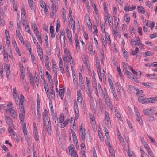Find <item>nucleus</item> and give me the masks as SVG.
I'll use <instances>...</instances> for the list:
<instances>
[{
  "label": "nucleus",
  "instance_id": "f257e3e1",
  "mask_svg": "<svg viewBox=\"0 0 157 157\" xmlns=\"http://www.w3.org/2000/svg\"><path fill=\"white\" fill-rule=\"evenodd\" d=\"M25 98L24 96L21 94V99L20 103V109L21 113L19 114V118L20 121L24 120L25 116L24 110V104Z\"/></svg>",
  "mask_w": 157,
  "mask_h": 157
},
{
  "label": "nucleus",
  "instance_id": "f03ea898",
  "mask_svg": "<svg viewBox=\"0 0 157 157\" xmlns=\"http://www.w3.org/2000/svg\"><path fill=\"white\" fill-rule=\"evenodd\" d=\"M93 90L94 93L98 97H99V95L103 96L104 91L100 83H98V84L96 83L95 85H93Z\"/></svg>",
  "mask_w": 157,
  "mask_h": 157
},
{
  "label": "nucleus",
  "instance_id": "7ed1b4c3",
  "mask_svg": "<svg viewBox=\"0 0 157 157\" xmlns=\"http://www.w3.org/2000/svg\"><path fill=\"white\" fill-rule=\"evenodd\" d=\"M86 79L87 90V94L88 96L90 97V100L93 101V98L91 94L92 92L90 79L87 77H86Z\"/></svg>",
  "mask_w": 157,
  "mask_h": 157
},
{
  "label": "nucleus",
  "instance_id": "20e7f679",
  "mask_svg": "<svg viewBox=\"0 0 157 157\" xmlns=\"http://www.w3.org/2000/svg\"><path fill=\"white\" fill-rule=\"evenodd\" d=\"M69 63L71 64V68L72 71L73 77V81L75 82L76 81L75 78H76V73L74 70V60L72 58V56L71 55L69 54Z\"/></svg>",
  "mask_w": 157,
  "mask_h": 157
},
{
  "label": "nucleus",
  "instance_id": "39448f33",
  "mask_svg": "<svg viewBox=\"0 0 157 157\" xmlns=\"http://www.w3.org/2000/svg\"><path fill=\"white\" fill-rule=\"evenodd\" d=\"M47 113L48 112L46 109H45L43 113L44 128L46 126L47 124H49L50 123V118L48 117Z\"/></svg>",
  "mask_w": 157,
  "mask_h": 157
},
{
  "label": "nucleus",
  "instance_id": "423d86ee",
  "mask_svg": "<svg viewBox=\"0 0 157 157\" xmlns=\"http://www.w3.org/2000/svg\"><path fill=\"white\" fill-rule=\"evenodd\" d=\"M101 31L103 33H105V36H106V38L107 39V40L108 44L110 45H111V41L110 38V35L109 33L106 32L105 31V25L103 24L101 25Z\"/></svg>",
  "mask_w": 157,
  "mask_h": 157
},
{
  "label": "nucleus",
  "instance_id": "0eeeda50",
  "mask_svg": "<svg viewBox=\"0 0 157 157\" xmlns=\"http://www.w3.org/2000/svg\"><path fill=\"white\" fill-rule=\"evenodd\" d=\"M96 67L100 81H102L101 75V65H100V62L98 57L96 59Z\"/></svg>",
  "mask_w": 157,
  "mask_h": 157
},
{
  "label": "nucleus",
  "instance_id": "6e6552de",
  "mask_svg": "<svg viewBox=\"0 0 157 157\" xmlns=\"http://www.w3.org/2000/svg\"><path fill=\"white\" fill-rule=\"evenodd\" d=\"M69 154L71 155V157H78L76 151L75 150L73 145L69 146Z\"/></svg>",
  "mask_w": 157,
  "mask_h": 157
},
{
  "label": "nucleus",
  "instance_id": "1a4fd4ad",
  "mask_svg": "<svg viewBox=\"0 0 157 157\" xmlns=\"http://www.w3.org/2000/svg\"><path fill=\"white\" fill-rule=\"evenodd\" d=\"M112 30V34L115 38L118 37L120 39L121 38V33L119 29H116L114 27H113Z\"/></svg>",
  "mask_w": 157,
  "mask_h": 157
},
{
  "label": "nucleus",
  "instance_id": "9d476101",
  "mask_svg": "<svg viewBox=\"0 0 157 157\" xmlns=\"http://www.w3.org/2000/svg\"><path fill=\"white\" fill-rule=\"evenodd\" d=\"M74 105V111L75 114V120H76L78 119L79 116V108L77 102H75Z\"/></svg>",
  "mask_w": 157,
  "mask_h": 157
},
{
  "label": "nucleus",
  "instance_id": "9b49d317",
  "mask_svg": "<svg viewBox=\"0 0 157 157\" xmlns=\"http://www.w3.org/2000/svg\"><path fill=\"white\" fill-rule=\"evenodd\" d=\"M104 20L106 24H108L110 21L113 20L111 14H109L108 13H105L104 15Z\"/></svg>",
  "mask_w": 157,
  "mask_h": 157
},
{
  "label": "nucleus",
  "instance_id": "f8f14e48",
  "mask_svg": "<svg viewBox=\"0 0 157 157\" xmlns=\"http://www.w3.org/2000/svg\"><path fill=\"white\" fill-rule=\"evenodd\" d=\"M5 119L6 121V123L9 125V126H14V124L13 123V121L10 116H5Z\"/></svg>",
  "mask_w": 157,
  "mask_h": 157
},
{
  "label": "nucleus",
  "instance_id": "ddd939ff",
  "mask_svg": "<svg viewBox=\"0 0 157 157\" xmlns=\"http://www.w3.org/2000/svg\"><path fill=\"white\" fill-rule=\"evenodd\" d=\"M86 21L87 22V26L89 28L90 31L91 32H92V24L91 22L90 19L88 15H86Z\"/></svg>",
  "mask_w": 157,
  "mask_h": 157
},
{
  "label": "nucleus",
  "instance_id": "4468645a",
  "mask_svg": "<svg viewBox=\"0 0 157 157\" xmlns=\"http://www.w3.org/2000/svg\"><path fill=\"white\" fill-rule=\"evenodd\" d=\"M86 131V130H83L79 131V135L81 139L83 141H85V136Z\"/></svg>",
  "mask_w": 157,
  "mask_h": 157
},
{
  "label": "nucleus",
  "instance_id": "2eb2a0df",
  "mask_svg": "<svg viewBox=\"0 0 157 157\" xmlns=\"http://www.w3.org/2000/svg\"><path fill=\"white\" fill-rule=\"evenodd\" d=\"M129 88L130 89H132V90H135L136 92V94L138 95V96L140 97L141 96V95L143 94V92L142 90H139L138 89H137L135 88L134 86L132 85H130L129 86Z\"/></svg>",
  "mask_w": 157,
  "mask_h": 157
},
{
  "label": "nucleus",
  "instance_id": "dca6fc26",
  "mask_svg": "<svg viewBox=\"0 0 157 157\" xmlns=\"http://www.w3.org/2000/svg\"><path fill=\"white\" fill-rule=\"evenodd\" d=\"M105 122L108 126H109L110 124V117L108 112L105 111Z\"/></svg>",
  "mask_w": 157,
  "mask_h": 157
},
{
  "label": "nucleus",
  "instance_id": "f3484780",
  "mask_svg": "<svg viewBox=\"0 0 157 157\" xmlns=\"http://www.w3.org/2000/svg\"><path fill=\"white\" fill-rule=\"evenodd\" d=\"M136 8V6L134 5L131 6L126 5L124 8V10L126 11L134 10Z\"/></svg>",
  "mask_w": 157,
  "mask_h": 157
},
{
  "label": "nucleus",
  "instance_id": "a211bd4d",
  "mask_svg": "<svg viewBox=\"0 0 157 157\" xmlns=\"http://www.w3.org/2000/svg\"><path fill=\"white\" fill-rule=\"evenodd\" d=\"M101 38L102 41V44H103L104 47L106 48L107 46V42L106 36H104L103 35H101Z\"/></svg>",
  "mask_w": 157,
  "mask_h": 157
},
{
  "label": "nucleus",
  "instance_id": "6ab92c4d",
  "mask_svg": "<svg viewBox=\"0 0 157 157\" xmlns=\"http://www.w3.org/2000/svg\"><path fill=\"white\" fill-rule=\"evenodd\" d=\"M77 101L80 103H81L83 101V99L82 97V94L81 93V90H79L77 91Z\"/></svg>",
  "mask_w": 157,
  "mask_h": 157
},
{
  "label": "nucleus",
  "instance_id": "aec40b11",
  "mask_svg": "<svg viewBox=\"0 0 157 157\" xmlns=\"http://www.w3.org/2000/svg\"><path fill=\"white\" fill-rule=\"evenodd\" d=\"M90 123L92 126H94L96 124V122L94 116L91 113L89 114Z\"/></svg>",
  "mask_w": 157,
  "mask_h": 157
},
{
  "label": "nucleus",
  "instance_id": "412c9836",
  "mask_svg": "<svg viewBox=\"0 0 157 157\" xmlns=\"http://www.w3.org/2000/svg\"><path fill=\"white\" fill-rule=\"evenodd\" d=\"M154 109H147L143 111L144 114L145 115H148L152 114L153 112Z\"/></svg>",
  "mask_w": 157,
  "mask_h": 157
},
{
  "label": "nucleus",
  "instance_id": "4be33fe9",
  "mask_svg": "<svg viewBox=\"0 0 157 157\" xmlns=\"http://www.w3.org/2000/svg\"><path fill=\"white\" fill-rule=\"evenodd\" d=\"M141 95V96L139 97L138 98V101L142 104L147 103L148 99L144 98L143 97L144 96V94Z\"/></svg>",
  "mask_w": 157,
  "mask_h": 157
},
{
  "label": "nucleus",
  "instance_id": "5701e85b",
  "mask_svg": "<svg viewBox=\"0 0 157 157\" xmlns=\"http://www.w3.org/2000/svg\"><path fill=\"white\" fill-rule=\"evenodd\" d=\"M9 110L10 111V114L14 118H16L17 117V112L13 108L9 109Z\"/></svg>",
  "mask_w": 157,
  "mask_h": 157
},
{
  "label": "nucleus",
  "instance_id": "b1692460",
  "mask_svg": "<svg viewBox=\"0 0 157 157\" xmlns=\"http://www.w3.org/2000/svg\"><path fill=\"white\" fill-rule=\"evenodd\" d=\"M71 133H72L73 140L75 144H78V141L77 139V136L75 132L72 129H71Z\"/></svg>",
  "mask_w": 157,
  "mask_h": 157
},
{
  "label": "nucleus",
  "instance_id": "393cba45",
  "mask_svg": "<svg viewBox=\"0 0 157 157\" xmlns=\"http://www.w3.org/2000/svg\"><path fill=\"white\" fill-rule=\"evenodd\" d=\"M10 65L6 64L5 66V70L6 72L7 76L8 78L9 76V75L10 73Z\"/></svg>",
  "mask_w": 157,
  "mask_h": 157
},
{
  "label": "nucleus",
  "instance_id": "a878e982",
  "mask_svg": "<svg viewBox=\"0 0 157 157\" xmlns=\"http://www.w3.org/2000/svg\"><path fill=\"white\" fill-rule=\"evenodd\" d=\"M38 55L40 58V59L42 62H43L44 58H43V54L42 51V48H39V49L38 50Z\"/></svg>",
  "mask_w": 157,
  "mask_h": 157
},
{
  "label": "nucleus",
  "instance_id": "bb28decb",
  "mask_svg": "<svg viewBox=\"0 0 157 157\" xmlns=\"http://www.w3.org/2000/svg\"><path fill=\"white\" fill-rule=\"evenodd\" d=\"M105 101L107 105L111 109L113 110V108L110 99L108 97H106Z\"/></svg>",
  "mask_w": 157,
  "mask_h": 157
},
{
  "label": "nucleus",
  "instance_id": "cd10ccee",
  "mask_svg": "<svg viewBox=\"0 0 157 157\" xmlns=\"http://www.w3.org/2000/svg\"><path fill=\"white\" fill-rule=\"evenodd\" d=\"M75 22L74 20L72 18H71H71L70 19V22H69V24H70L73 32H74L75 29Z\"/></svg>",
  "mask_w": 157,
  "mask_h": 157
},
{
  "label": "nucleus",
  "instance_id": "c85d7f7f",
  "mask_svg": "<svg viewBox=\"0 0 157 157\" xmlns=\"http://www.w3.org/2000/svg\"><path fill=\"white\" fill-rule=\"evenodd\" d=\"M139 52V48L137 47H136L135 48L134 51L133 49H131L130 50V53L132 55L134 56L137 54Z\"/></svg>",
  "mask_w": 157,
  "mask_h": 157
},
{
  "label": "nucleus",
  "instance_id": "c756f323",
  "mask_svg": "<svg viewBox=\"0 0 157 157\" xmlns=\"http://www.w3.org/2000/svg\"><path fill=\"white\" fill-rule=\"evenodd\" d=\"M128 76L129 78L132 80L135 81L136 83H138L139 82V81L137 78L132 73H131V75H129Z\"/></svg>",
  "mask_w": 157,
  "mask_h": 157
},
{
  "label": "nucleus",
  "instance_id": "7c9ffc66",
  "mask_svg": "<svg viewBox=\"0 0 157 157\" xmlns=\"http://www.w3.org/2000/svg\"><path fill=\"white\" fill-rule=\"evenodd\" d=\"M138 12L142 14H144L145 13L144 9L141 6H137Z\"/></svg>",
  "mask_w": 157,
  "mask_h": 157
},
{
  "label": "nucleus",
  "instance_id": "2f4dec72",
  "mask_svg": "<svg viewBox=\"0 0 157 157\" xmlns=\"http://www.w3.org/2000/svg\"><path fill=\"white\" fill-rule=\"evenodd\" d=\"M154 54V53L151 52L149 51H148L145 52L143 54V55L144 57H146L147 56H151L153 55Z\"/></svg>",
  "mask_w": 157,
  "mask_h": 157
},
{
  "label": "nucleus",
  "instance_id": "473e14b6",
  "mask_svg": "<svg viewBox=\"0 0 157 157\" xmlns=\"http://www.w3.org/2000/svg\"><path fill=\"white\" fill-rule=\"evenodd\" d=\"M64 89H59V96L62 99L63 97L64 94Z\"/></svg>",
  "mask_w": 157,
  "mask_h": 157
},
{
  "label": "nucleus",
  "instance_id": "72a5a7b5",
  "mask_svg": "<svg viewBox=\"0 0 157 157\" xmlns=\"http://www.w3.org/2000/svg\"><path fill=\"white\" fill-rule=\"evenodd\" d=\"M14 126H9L8 128V130L9 133L11 134V135H13L14 136L15 135V132L14 131H13V128H14Z\"/></svg>",
  "mask_w": 157,
  "mask_h": 157
},
{
  "label": "nucleus",
  "instance_id": "f704fd0d",
  "mask_svg": "<svg viewBox=\"0 0 157 157\" xmlns=\"http://www.w3.org/2000/svg\"><path fill=\"white\" fill-rule=\"evenodd\" d=\"M148 99L147 101V103H153L155 100H157V97H153L152 98H150Z\"/></svg>",
  "mask_w": 157,
  "mask_h": 157
},
{
  "label": "nucleus",
  "instance_id": "c9c22d12",
  "mask_svg": "<svg viewBox=\"0 0 157 157\" xmlns=\"http://www.w3.org/2000/svg\"><path fill=\"white\" fill-rule=\"evenodd\" d=\"M71 125L72 126V128L74 129H76V126L75 125V122L74 118H73L72 117L71 118Z\"/></svg>",
  "mask_w": 157,
  "mask_h": 157
},
{
  "label": "nucleus",
  "instance_id": "e433bc0d",
  "mask_svg": "<svg viewBox=\"0 0 157 157\" xmlns=\"http://www.w3.org/2000/svg\"><path fill=\"white\" fill-rule=\"evenodd\" d=\"M114 18V22L115 24L117 27L119 25V20L118 17H117V16L113 17Z\"/></svg>",
  "mask_w": 157,
  "mask_h": 157
},
{
  "label": "nucleus",
  "instance_id": "4c0bfd02",
  "mask_svg": "<svg viewBox=\"0 0 157 157\" xmlns=\"http://www.w3.org/2000/svg\"><path fill=\"white\" fill-rule=\"evenodd\" d=\"M53 88L54 86H51L50 87L51 97L53 98L55 97V92Z\"/></svg>",
  "mask_w": 157,
  "mask_h": 157
},
{
  "label": "nucleus",
  "instance_id": "58836bf2",
  "mask_svg": "<svg viewBox=\"0 0 157 157\" xmlns=\"http://www.w3.org/2000/svg\"><path fill=\"white\" fill-rule=\"evenodd\" d=\"M34 135L35 140L37 141L39 140V136L38 134L37 131L36 130L34 132Z\"/></svg>",
  "mask_w": 157,
  "mask_h": 157
},
{
  "label": "nucleus",
  "instance_id": "ea45409f",
  "mask_svg": "<svg viewBox=\"0 0 157 157\" xmlns=\"http://www.w3.org/2000/svg\"><path fill=\"white\" fill-rule=\"evenodd\" d=\"M135 37L136 38V45L137 46L140 45L142 43L141 42L140 38L138 36Z\"/></svg>",
  "mask_w": 157,
  "mask_h": 157
},
{
  "label": "nucleus",
  "instance_id": "a19ab883",
  "mask_svg": "<svg viewBox=\"0 0 157 157\" xmlns=\"http://www.w3.org/2000/svg\"><path fill=\"white\" fill-rule=\"evenodd\" d=\"M67 57H68L65 56L64 57V58H63V60L64 62V66L65 67H66V68H67V69H68V66H67V62L68 60Z\"/></svg>",
  "mask_w": 157,
  "mask_h": 157
},
{
  "label": "nucleus",
  "instance_id": "79ce46f5",
  "mask_svg": "<svg viewBox=\"0 0 157 157\" xmlns=\"http://www.w3.org/2000/svg\"><path fill=\"white\" fill-rule=\"evenodd\" d=\"M117 7L113 6V17L117 16L116 14L117 13Z\"/></svg>",
  "mask_w": 157,
  "mask_h": 157
},
{
  "label": "nucleus",
  "instance_id": "37998d69",
  "mask_svg": "<svg viewBox=\"0 0 157 157\" xmlns=\"http://www.w3.org/2000/svg\"><path fill=\"white\" fill-rule=\"evenodd\" d=\"M117 71L118 72V74L120 76V77L121 78H123V75H122L121 71V69L119 67H117Z\"/></svg>",
  "mask_w": 157,
  "mask_h": 157
},
{
  "label": "nucleus",
  "instance_id": "c03bdc74",
  "mask_svg": "<svg viewBox=\"0 0 157 157\" xmlns=\"http://www.w3.org/2000/svg\"><path fill=\"white\" fill-rule=\"evenodd\" d=\"M124 19L126 21L128 24L129 22L130 17L129 16L126 14L124 17Z\"/></svg>",
  "mask_w": 157,
  "mask_h": 157
},
{
  "label": "nucleus",
  "instance_id": "a18cd8bd",
  "mask_svg": "<svg viewBox=\"0 0 157 157\" xmlns=\"http://www.w3.org/2000/svg\"><path fill=\"white\" fill-rule=\"evenodd\" d=\"M52 67L53 69V71L55 73V76L56 77L57 76V68H56V65L55 64H53V66H52Z\"/></svg>",
  "mask_w": 157,
  "mask_h": 157
},
{
  "label": "nucleus",
  "instance_id": "49530a36",
  "mask_svg": "<svg viewBox=\"0 0 157 157\" xmlns=\"http://www.w3.org/2000/svg\"><path fill=\"white\" fill-rule=\"evenodd\" d=\"M64 120V114L63 113H61L59 117V121L60 123H63Z\"/></svg>",
  "mask_w": 157,
  "mask_h": 157
},
{
  "label": "nucleus",
  "instance_id": "de8ad7c7",
  "mask_svg": "<svg viewBox=\"0 0 157 157\" xmlns=\"http://www.w3.org/2000/svg\"><path fill=\"white\" fill-rule=\"evenodd\" d=\"M88 50L90 52V53L91 55L93 54V46L91 44H90L88 46Z\"/></svg>",
  "mask_w": 157,
  "mask_h": 157
},
{
  "label": "nucleus",
  "instance_id": "09e8293b",
  "mask_svg": "<svg viewBox=\"0 0 157 157\" xmlns=\"http://www.w3.org/2000/svg\"><path fill=\"white\" fill-rule=\"evenodd\" d=\"M109 152L111 155L112 157H114L115 156L114 151L113 149L112 148L111 146L109 147Z\"/></svg>",
  "mask_w": 157,
  "mask_h": 157
},
{
  "label": "nucleus",
  "instance_id": "8fccbe9b",
  "mask_svg": "<svg viewBox=\"0 0 157 157\" xmlns=\"http://www.w3.org/2000/svg\"><path fill=\"white\" fill-rule=\"evenodd\" d=\"M48 126V127H46L47 129V131L48 132V134L49 135L51 134V124L50 123L49 124H46V126Z\"/></svg>",
  "mask_w": 157,
  "mask_h": 157
},
{
  "label": "nucleus",
  "instance_id": "3c124183",
  "mask_svg": "<svg viewBox=\"0 0 157 157\" xmlns=\"http://www.w3.org/2000/svg\"><path fill=\"white\" fill-rule=\"evenodd\" d=\"M135 109V115L136 116V118H137V117H140V115L139 113L138 112V109H136V108L134 107Z\"/></svg>",
  "mask_w": 157,
  "mask_h": 157
},
{
  "label": "nucleus",
  "instance_id": "603ef678",
  "mask_svg": "<svg viewBox=\"0 0 157 157\" xmlns=\"http://www.w3.org/2000/svg\"><path fill=\"white\" fill-rule=\"evenodd\" d=\"M104 52L103 51H102L101 52V54L100 57L101 59V62L102 63H103L104 61L105 60V58L104 55Z\"/></svg>",
  "mask_w": 157,
  "mask_h": 157
},
{
  "label": "nucleus",
  "instance_id": "864d4df0",
  "mask_svg": "<svg viewBox=\"0 0 157 157\" xmlns=\"http://www.w3.org/2000/svg\"><path fill=\"white\" fill-rule=\"evenodd\" d=\"M104 52L103 51H102L101 52V54L100 57L101 59V62L102 63H103L104 61L105 60V58L104 55Z\"/></svg>",
  "mask_w": 157,
  "mask_h": 157
},
{
  "label": "nucleus",
  "instance_id": "5fc2aeb1",
  "mask_svg": "<svg viewBox=\"0 0 157 157\" xmlns=\"http://www.w3.org/2000/svg\"><path fill=\"white\" fill-rule=\"evenodd\" d=\"M63 14V19H64V22L66 21V11L65 10V9H63V11L62 12Z\"/></svg>",
  "mask_w": 157,
  "mask_h": 157
},
{
  "label": "nucleus",
  "instance_id": "6e6d98bb",
  "mask_svg": "<svg viewBox=\"0 0 157 157\" xmlns=\"http://www.w3.org/2000/svg\"><path fill=\"white\" fill-rule=\"evenodd\" d=\"M40 75L41 78L44 80V81H45L44 79V73L43 70L42 69L41 70L40 72Z\"/></svg>",
  "mask_w": 157,
  "mask_h": 157
},
{
  "label": "nucleus",
  "instance_id": "4d7b16f0",
  "mask_svg": "<svg viewBox=\"0 0 157 157\" xmlns=\"http://www.w3.org/2000/svg\"><path fill=\"white\" fill-rule=\"evenodd\" d=\"M68 121L69 119H67L65 121L64 123L61 124V128H64L68 124Z\"/></svg>",
  "mask_w": 157,
  "mask_h": 157
},
{
  "label": "nucleus",
  "instance_id": "13d9d810",
  "mask_svg": "<svg viewBox=\"0 0 157 157\" xmlns=\"http://www.w3.org/2000/svg\"><path fill=\"white\" fill-rule=\"evenodd\" d=\"M35 81L36 83L37 84V86H38L39 84V79L38 78V75H37L36 72L35 73Z\"/></svg>",
  "mask_w": 157,
  "mask_h": 157
},
{
  "label": "nucleus",
  "instance_id": "bf43d9fd",
  "mask_svg": "<svg viewBox=\"0 0 157 157\" xmlns=\"http://www.w3.org/2000/svg\"><path fill=\"white\" fill-rule=\"evenodd\" d=\"M107 6V5L106 4V3H105V2H104L103 4V6L104 10L105 11V13L108 12Z\"/></svg>",
  "mask_w": 157,
  "mask_h": 157
},
{
  "label": "nucleus",
  "instance_id": "052dcab7",
  "mask_svg": "<svg viewBox=\"0 0 157 157\" xmlns=\"http://www.w3.org/2000/svg\"><path fill=\"white\" fill-rule=\"evenodd\" d=\"M94 17H95V19L96 23L97 24H98V23H99V14H95V15Z\"/></svg>",
  "mask_w": 157,
  "mask_h": 157
},
{
  "label": "nucleus",
  "instance_id": "680f3d73",
  "mask_svg": "<svg viewBox=\"0 0 157 157\" xmlns=\"http://www.w3.org/2000/svg\"><path fill=\"white\" fill-rule=\"evenodd\" d=\"M49 105L50 107V111L52 115L53 114L54 115V109L52 103L51 104L50 103Z\"/></svg>",
  "mask_w": 157,
  "mask_h": 157
},
{
  "label": "nucleus",
  "instance_id": "e2e57ef3",
  "mask_svg": "<svg viewBox=\"0 0 157 157\" xmlns=\"http://www.w3.org/2000/svg\"><path fill=\"white\" fill-rule=\"evenodd\" d=\"M136 118V120L138 121L140 125H142L143 124V121L141 117H137V118Z\"/></svg>",
  "mask_w": 157,
  "mask_h": 157
},
{
  "label": "nucleus",
  "instance_id": "0e129e2a",
  "mask_svg": "<svg viewBox=\"0 0 157 157\" xmlns=\"http://www.w3.org/2000/svg\"><path fill=\"white\" fill-rule=\"evenodd\" d=\"M123 54L124 56V57L127 59L128 58V52H127V51L125 50V49H124V51H123Z\"/></svg>",
  "mask_w": 157,
  "mask_h": 157
},
{
  "label": "nucleus",
  "instance_id": "69168bd1",
  "mask_svg": "<svg viewBox=\"0 0 157 157\" xmlns=\"http://www.w3.org/2000/svg\"><path fill=\"white\" fill-rule=\"evenodd\" d=\"M25 28L26 31L30 34H31V31L30 30V28L29 27V24H28L27 26H25Z\"/></svg>",
  "mask_w": 157,
  "mask_h": 157
},
{
  "label": "nucleus",
  "instance_id": "338daca9",
  "mask_svg": "<svg viewBox=\"0 0 157 157\" xmlns=\"http://www.w3.org/2000/svg\"><path fill=\"white\" fill-rule=\"evenodd\" d=\"M134 74L139 78H140L141 76L142 73L141 71H139L138 72L136 71V72Z\"/></svg>",
  "mask_w": 157,
  "mask_h": 157
},
{
  "label": "nucleus",
  "instance_id": "774afa93",
  "mask_svg": "<svg viewBox=\"0 0 157 157\" xmlns=\"http://www.w3.org/2000/svg\"><path fill=\"white\" fill-rule=\"evenodd\" d=\"M130 43L131 45L132 46H134L136 45V41L135 40L133 39H132L130 41Z\"/></svg>",
  "mask_w": 157,
  "mask_h": 157
}]
</instances>
